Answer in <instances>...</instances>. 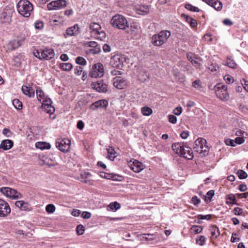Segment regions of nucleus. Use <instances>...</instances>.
Listing matches in <instances>:
<instances>
[{
    "mask_svg": "<svg viewBox=\"0 0 248 248\" xmlns=\"http://www.w3.org/2000/svg\"><path fill=\"white\" fill-rule=\"evenodd\" d=\"M171 148L173 151L180 156L189 160L192 159L194 157L192 149L185 145L184 143H174L172 144Z\"/></svg>",
    "mask_w": 248,
    "mask_h": 248,
    "instance_id": "obj_1",
    "label": "nucleus"
},
{
    "mask_svg": "<svg viewBox=\"0 0 248 248\" xmlns=\"http://www.w3.org/2000/svg\"><path fill=\"white\" fill-rule=\"evenodd\" d=\"M16 7L19 14L25 17H29L33 10L32 4L28 0H20Z\"/></svg>",
    "mask_w": 248,
    "mask_h": 248,
    "instance_id": "obj_2",
    "label": "nucleus"
},
{
    "mask_svg": "<svg viewBox=\"0 0 248 248\" xmlns=\"http://www.w3.org/2000/svg\"><path fill=\"white\" fill-rule=\"evenodd\" d=\"M170 35V32L169 31H161L158 33L152 36V44L155 46H161L167 42Z\"/></svg>",
    "mask_w": 248,
    "mask_h": 248,
    "instance_id": "obj_3",
    "label": "nucleus"
},
{
    "mask_svg": "<svg viewBox=\"0 0 248 248\" xmlns=\"http://www.w3.org/2000/svg\"><path fill=\"white\" fill-rule=\"evenodd\" d=\"M111 25L120 30H125L128 27V22L126 18L120 15L113 16L110 21Z\"/></svg>",
    "mask_w": 248,
    "mask_h": 248,
    "instance_id": "obj_4",
    "label": "nucleus"
},
{
    "mask_svg": "<svg viewBox=\"0 0 248 248\" xmlns=\"http://www.w3.org/2000/svg\"><path fill=\"white\" fill-rule=\"evenodd\" d=\"M91 34L97 39L103 40L106 38V33L101 30V26L97 23L92 22L89 25Z\"/></svg>",
    "mask_w": 248,
    "mask_h": 248,
    "instance_id": "obj_5",
    "label": "nucleus"
},
{
    "mask_svg": "<svg viewBox=\"0 0 248 248\" xmlns=\"http://www.w3.org/2000/svg\"><path fill=\"white\" fill-rule=\"evenodd\" d=\"M214 88L217 98L224 101L229 100V94L226 86L218 84L214 86Z\"/></svg>",
    "mask_w": 248,
    "mask_h": 248,
    "instance_id": "obj_6",
    "label": "nucleus"
},
{
    "mask_svg": "<svg viewBox=\"0 0 248 248\" xmlns=\"http://www.w3.org/2000/svg\"><path fill=\"white\" fill-rule=\"evenodd\" d=\"M34 56L40 60H49L54 57V52L51 48H45L37 50L34 52Z\"/></svg>",
    "mask_w": 248,
    "mask_h": 248,
    "instance_id": "obj_7",
    "label": "nucleus"
},
{
    "mask_svg": "<svg viewBox=\"0 0 248 248\" xmlns=\"http://www.w3.org/2000/svg\"><path fill=\"white\" fill-rule=\"evenodd\" d=\"M104 74V66L101 63H95L92 67L90 76L92 78L101 77Z\"/></svg>",
    "mask_w": 248,
    "mask_h": 248,
    "instance_id": "obj_8",
    "label": "nucleus"
},
{
    "mask_svg": "<svg viewBox=\"0 0 248 248\" xmlns=\"http://www.w3.org/2000/svg\"><path fill=\"white\" fill-rule=\"evenodd\" d=\"M70 144V141L66 139H58L56 141L57 148L63 153H66L69 151Z\"/></svg>",
    "mask_w": 248,
    "mask_h": 248,
    "instance_id": "obj_9",
    "label": "nucleus"
},
{
    "mask_svg": "<svg viewBox=\"0 0 248 248\" xmlns=\"http://www.w3.org/2000/svg\"><path fill=\"white\" fill-rule=\"evenodd\" d=\"M0 191L4 196L12 199H19L21 194L16 190L8 187H3L0 189Z\"/></svg>",
    "mask_w": 248,
    "mask_h": 248,
    "instance_id": "obj_10",
    "label": "nucleus"
},
{
    "mask_svg": "<svg viewBox=\"0 0 248 248\" xmlns=\"http://www.w3.org/2000/svg\"><path fill=\"white\" fill-rule=\"evenodd\" d=\"M193 148L199 153L207 151L208 147L206 146V140L202 138L197 139L194 142Z\"/></svg>",
    "mask_w": 248,
    "mask_h": 248,
    "instance_id": "obj_11",
    "label": "nucleus"
},
{
    "mask_svg": "<svg viewBox=\"0 0 248 248\" xmlns=\"http://www.w3.org/2000/svg\"><path fill=\"white\" fill-rule=\"evenodd\" d=\"M13 13V10L6 7L4 8L0 15V21L2 23H10L11 21V17Z\"/></svg>",
    "mask_w": 248,
    "mask_h": 248,
    "instance_id": "obj_12",
    "label": "nucleus"
},
{
    "mask_svg": "<svg viewBox=\"0 0 248 248\" xmlns=\"http://www.w3.org/2000/svg\"><path fill=\"white\" fill-rule=\"evenodd\" d=\"M92 88L99 93H105L108 91V85L106 82L103 80H99L95 82H93L91 84Z\"/></svg>",
    "mask_w": 248,
    "mask_h": 248,
    "instance_id": "obj_13",
    "label": "nucleus"
},
{
    "mask_svg": "<svg viewBox=\"0 0 248 248\" xmlns=\"http://www.w3.org/2000/svg\"><path fill=\"white\" fill-rule=\"evenodd\" d=\"M66 6V1L64 0H57L49 2L47 5L49 10H55L63 8Z\"/></svg>",
    "mask_w": 248,
    "mask_h": 248,
    "instance_id": "obj_14",
    "label": "nucleus"
},
{
    "mask_svg": "<svg viewBox=\"0 0 248 248\" xmlns=\"http://www.w3.org/2000/svg\"><path fill=\"white\" fill-rule=\"evenodd\" d=\"M128 166L132 170L137 173L140 172L145 168L142 163L136 159H133V161L130 160L128 162Z\"/></svg>",
    "mask_w": 248,
    "mask_h": 248,
    "instance_id": "obj_15",
    "label": "nucleus"
},
{
    "mask_svg": "<svg viewBox=\"0 0 248 248\" xmlns=\"http://www.w3.org/2000/svg\"><path fill=\"white\" fill-rule=\"evenodd\" d=\"M112 82L114 86L118 89H124L127 85V81L121 77H116L113 78Z\"/></svg>",
    "mask_w": 248,
    "mask_h": 248,
    "instance_id": "obj_16",
    "label": "nucleus"
},
{
    "mask_svg": "<svg viewBox=\"0 0 248 248\" xmlns=\"http://www.w3.org/2000/svg\"><path fill=\"white\" fill-rule=\"evenodd\" d=\"M11 212L9 204L4 201L0 199V217H5Z\"/></svg>",
    "mask_w": 248,
    "mask_h": 248,
    "instance_id": "obj_17",
    "label": "nucleus"
},
{
    "mask_svg": "<svg viewBox=\"0 0 248 248\" xmlns=\"http://www.w3.org/2000/svg\"><path fill=\"white\" fill-rule=\"evenodd\" d=\"M108 101L105 99L98 100L92 104L90 107V109L95 110L98 108L106 109L108 106Z\"/></svg>",
    "mask_w": 248,
    "mask_h": 248,
    "instance_id": "obj_18",
    "label": "nucleus"
},
{
    "mask_svg": "<svg viewBox=\"0 0 248 248\" xmlns=\"http://www.w3.org/2000/svg\"><path fill=\"white\" fill-rule=\"evenodd\" d=\"M113 69L111 71V74L112 76H117L122 75L124 70L123 63H113L112 65Z\"/></svg>",
    "mask_w": 248,
    "mask_h": 248,
    "instance_id": "obj_19",
    "label": "nucleus"
},
{
    "mask_svg": "<svg viewBox=\"0 0 248 248\" xmlns=\"http://www.w3.org/2000/svg\"><path fill=\"white\" fill-rule=\"evenodd\" d=\"M52 101L50 99L46 100L45 103H42V107L45 111L49 114H52L54 111V108L51 105Z\"/></svg>",
    "mask_w": 248,
    "mask_h": 248,
    "instance_id": "obj_20",
    "label": "nucleus"
},
{
    "mask_svg": "<svg viewBox=\"0 0 248 248\" xmlns=\"http://www.w3.org/2000/svg\"><path fill=\"white\" fill-rule=\"evenodd\" d=\"M127 60V56L122 54H116L111 57V62H126Z\"/></svg>",
    "mask_w": 248,
    "mask_h": 248,
    "instance_id": "obj_21",
    "label": "nucleus"
},
{
    "mask_svg": "<svg viewBox=\"0 0 248 248\" xmlns=\"http://www.w3.org/2000/svg\"><path fill=\"white\" fill-rule=\"evenodd\" d=\"M36 93L38 100L40 102L42 101V103H45L46 100L47 99H50L47 96L45 95L43 91L40 87L37 88L36 90Z\"/></svg>",
    "mask_w": 248,
    "mask_h": 248,
    "instance_id": "obj_22",
    "label": "nucleus"
},
{
    "mask_svg": "<svg viewBox=\"0 0 248 248\" xmlns=\"http://www.w3.org/2000/svg\"><path fill=\"white\" fill-rule=\"evenodd\" d=\"M66 34L69 36H75L78 34L79 32V28L78 24H75L73 26L68 28L66 30Z\"/></svg>",
    "mask_w": 248,
    "mask_h": 248,
    "instance_id": "obj_23",
    "label": "nucleus"
},
{
    "mask_svg": "<svg viewBox=\"0 0 248 248\" xmlns=\"http://www.w3.org/2000/svg\"><path fill=\"white\" fill-rule=\"evenodd\" d=\"M15 204L16 207L22 211L29 210L30 208L29 204L24 201H16L15 202Z\"/></svg>",
    "mask_w": 248,
    "mask_h": 248,
    "instance_id": "obj_24",
    "label": "nucleus"
},
{
    "mask_svg": "<svg viewBox=\"0 0 248 248\" xmlns=\"http://www.w3.org/2000/svg\"><path fill=\"white\" fill-rule=\"evenodd\" d=\"M14 143L13 141L10 140H5L1 141L0 144V149L4 150H7L11 149L13 146Z\"/></svg>",
    "mask_w": 248,
    "mask_h": 248,
    "instance_id": "obj_25",
    "label": "nucleus"
},
{
    "mask_svg": "<svg viewBox=\"0 0 248 248\" xmlns=\"http://www.w3.org/2000/svg\"><path fill=\"white\" fill-rule=\"evenodd\" d=\"M21 89L23 93L30 97H32L34 95V92L30 87L23 85Z\"/></svg>",
    "mask_w": 248,
    "mask_h": 248,
    "instance_id": "obj_26",
    "label": "nucleus"
},
{
    "mask_svg": "<svg viewBox=\"0 0 248 248\" xmlns=\"http://www.w3.org/2000/svg\"><path fill=\"white\" fill-rule=\"evenodd\" d=\"M20 44L18 41H16V40L12 41L9 42L6 45V48L10 50H12L16 48H17L19 46Z\"/></svg>",
    "mask_w": 248,
    "mask_h": 248,
    "instance_id": "obj_27",
    "label": "nucleus"
},
{
    "mask_svg": "<svg viewBox=\"0 0 248 248\" xmlns=\"http://www.w3.org/2000/svg\"><path fill=\"white\" fill-rule=\"evenodd\" d=\"M35 147L41 150L49 149L50 148V144L45 142H37L35 143Z\"/></svg>",
    "mask_w": 248,
    "mask_h": 248,
    "instance_id": "obj_28",
    "label": "nucleus"
},
{
    "mask_svg": "<svg viewBox=\"0 0 248 248\" xmlns=\"http://www.w3.org/2000/svg\"><path fill=\"white\" fill-rule=\"evenodd\" d=\"M108 158L110 160H113L114 158L117 156V152L115 151L114 149L112 147H109L107 149Z\"/></svg>",
    "mask_w": 248,
    "mask_h": 248,
    "instance_id": "obj_29",
    "label": "nucleus"
},
{
    "mask_svg": "<svg viewBox=\"0 0 248 248\" xmlns=\"http://www.w3.org/2000/svg\"><path fill=\"white\" fill-rule=\"evenodd\" d=\"M137 11L139 14L145 15L149 13V7L148 5L141 6L137 9Z\"/></svg>",
    "mask_w": 248,
    "mask_h": 248,
    "instance_id": "obj_30",
    "label": "nucleus"
},
{
    "mask_svg": "<svg viewBox=\"0 0 248 248\" xmlns=\"http://www.w3.org/2000/svg\"><path fill=\"white\" fill-rule=\"evenodd\" d=\"M59 66L62 69L66 71L70 70L73 67L71 63H60Z\"/></svg>",
    "mask_w": 248,
    "mask_h": 248,
    "instance_id": "obj_31",
    "label": "nucleus"
},
{
    "mask_svg": "<svg viewBox=\"0 0 248 248\" xmlns=\"http://www.w3.org/2000/svg\"><path fill=\"white\" fill-rule=\"evenodd\" d=\"M226 202L227 204H235V198L233 194H228L226 196Z\"/></svg>",
    "mask_w": 248,
    "mask_h": 248,
    "instance_id": "obj_32",
    "label": "nucleus"
},
{
    "mask_svg": "<svg viewBox=\"0 0 248 248\" xmlns=\"http://www.w3.org/2000/svg\"><path fill=\"white\" fill-rule=\"evenodd\" d=\"M202 231V227L200 226L193 225L190 228V232L191 233L197 234L200 233Z\"/></svg>",
    "mask_w": 248,
    "mask_h": 248,
    "instance_id": "obj_33",
    "label": "nucleus"
},
{
    "mask_svg": "<svg viewBox=\"0 0 248 248\" xmlns=\"http://www.w3.org/2000/svg\"><path fill=\"white\" fill-rule=\"evenodd\" d=\"M141 111L144 116H149L153 112L152 108L148 107H142L141 108Z\"/></svg>",
    "mask_w": 248,
    "mask_h": 248,
    "instance_id": "obj_34",
    "label": "nucleus"
},
{
    "mask_svg": "<svg viewBox=\"0 0 248 248\" xmlns=\"http://www.w3.org/2000/svg\"><path fill=\"white\" fill-rule=\"evenodd\" d=\"M213 4H212L211 7H214L215 9L220 11L222 8V4L221 1L218 0H215L213 1Z\"/></svg>",
    "mask_w": 248,
    "mask_h": 248,
    "instance_id": "obj_35",
    "label": "nucleus"
},
{
    "mask_svg": "<svg viewBox=\"0 0 248 248\" xmlns=\"http://www.w3.org/2000/svg\"><path fill=\"white\" fill-rule=\"evenodd\" d=\"M210 230L211 231L212 236H215V238H217L220 234L219 229L216 226H213L211 227Z\"/></svg>",
    "mask_w": 248,
    "mask_h": 248,
    "instance_id": "obj_36",
    "label": "nucleus"
},
{
    "mask_svg": "<svg viewBox=\"0 0 248 248\" xmlns=\"http://www.w3.org/2000/svg\"><path fill=\"white\" fill-rule=\"evenodd\" d=\"M13 104L15 108L18 110H20L22 108V102L18 99H14Z\"/></svg>",
    "mask_w": 248,
    "mask_h": 248,
    "instance_id": "obj_37",
    "label": "nucleus"
},
{
    "mask_svg": "<svg viewBox=\"0 0 248 248\" xmlns=\"http://www.w3.org/2000/svg\"><path fill=\"white\" fill-rule=\"evenodd\" d=\"M140 26L137 23H132L130 25V31L132 32H137L139 31Z\"/></svg>",
    "mask_w": 248,
    "mask_h": 248,
    "instance_id": "obj_38",
    "label": "nucleus"
},
{
    "mask_svg": "<svg viewBox=\"0 0 248 248\" xmlns=\"http://www.w3.org/2000/svg\"><path fill=\"white\" fill-rule=\"evenodd\" d=\"M108 207L111 210L116 211L120 208V205L117 202H114L110 203L108 205Z\"/></svg>",
    "mask_w": 248,
    "mask_h": 248,
    "instance_id": "obj_39",
    "label": "nucleus"
},
{
    "mask_svg": "<svg viewBox=\"0 0 248 248\" xmlns=\"http://www.w3.org/2000/svg\"><path fill=\"white\" fill-rule=\"evenodd\" d=\"M138 78L142 82H144L148 80L150 78V77L149 75L144 73V74L141 75L140 73L138 75Z\"/></svg>",
    "mask_w": 248,
    "mask_h": 248,
    "instance_id": "obj_40",
    "label": "nucleus"
},
{
    "mask_svg": "<svg viewBox=\"0 0 248 248\" xmlns=\"http://www.w3.org/2000/svg\"><path fill=\"white\" fill-rule=\"evenodd\" d=\"M238 176L240 179H246L248 177L247 173L243 170H239L237 172Z\"/></svg>",
    "mask_w": 248,
    "mask_h": 248,
    "instance_id": "obj_41",
    "label": "nucleus"
},
{
    "mask_svg": "<svg viewBox=\"0 0 248 248\" xmlns=\"http://www.w3.org/2000/svg\"><path fill=\"white\" fill-rule=\"evenodd\" d=\"M46 211L48 213H53L55 211V207L53 204H48L46 208Z\"/></svg>",
    "mask_w": 248,
    "mask_h": 248,
    "instance_id": "obj_42",
    "label": "nucleus"
},
{
    "mask_svg": "<svg viewBox=\"0 0 248 248\" xmlns=\"http://www.w3.org/2000/svg\"><path fill=\"white\" fill-rule=\"evenodd\" d=\"M76 231L78 235H82L85 231L84 227L82 225H78L76 228Z\"/></svg>",
    "mask_w": 248,
    "mask_h": 248,
    "instance_id": "obj_43",
    "label": "nucleus"
},
{
    "mask_svg": "<svg viewBox=\"0 0 248 248\" xmlns=\"http://www.w3.org/2000/svg\"><path fill=\"white\" fill-rule=\"evenodd\" d=\"M185 7L186 9L190 10L192 12H199V10L198 8L190 4H186Z\"/></svg>",
    "mask_w": 248,
    "mask_h": 248,
    "instance_id": "obj_44",
    "label": "nucleus"
},
{
    "mask_svg": "<svg viewBox=\"0 0 248 248\" xmlns=\"http://www.w3.org/2000/svg\"><path fill=\"white\" fill-rule=\"evenodd\" d=\"M246 138V137H237L235 139V142L236 145V144H241L245 142V138Z\"/></svg>",
    "mask_w": 248,
    "mask_h": 248,
    "instance_id": "obj_45",
    "label": "nucleus"
},
{
    "mask_svg": "<svg viewBox=\"0 0 248 248\" xmlns=\"http://www.w3.org/2000/svg\"><path fill=\"white\" fill-rule=\"evenodd\" d=\"M205 242V238L204 236H200V237L196 239L197 244L200 246H203L204 245Z\"/></svg>",
    "mask_w": 248,
    "mask_h": 248,
    "instance_id": "obj_46",
    "label": "nucleus"
},
{
    "mask_svg": "<svg viewBox=\"0 0 248 248\" xmlns=\"http://www.w3.org/2000/svg\"><path fill=\"white\" fill-rule=\"evenodd\" d=\"M208 69L211 72H214L217 70L218 67L216 65V63H211L208 66Z\"/></svg>",
    "mask_w": 248,
    "mask_h": 248,
    "instance_id": "obj_47",
    "label": "nucleus"
},
{
    "mask_svg": "<svg viewBox=\"0 0 248 248\" xmlns=\"http://www.w3.org/2000/svg\"><path fill=\"white\" fill-rule=\"evenodd\" d=\"M235 135L238 137H247L248 136L247 133L240 129H237L236 131Z\"/></svg>",
    "mask_w": 248,
    "mask_h": 248,
    "instance_id": "obj_48",
    "label": "nucleus"
},
{
    "mask_svg": "<svg viewBox=\"0 0 248 248\" xmlns=\"http://www.w3.org/2000/svg\"><path fill=\"white\" fill-rule=\"evenodd\" d=\"M186 21L187 22L189 23L191 27H195L197 25V21L196 20L193 19V18L190 17H187Z\"/></svg>",
    "mask_w": 248,
    "mask_h": 248,
    "instance_id": "obj_49",
    "label": "nucleus"
},
{
    "mask_svg": "<svg viewBox=\"0 0 248 248\" xmlns=\"http://www.w3.org/2000/svg\"><path fill=\"white\" fill-rule=\"evenodd\" d=\"M224 79L227 84L232 83L234 81L232 77L229 75H225L224 77Z\"/></svg>",
    "mask_w": 248,
    "mask_h": 248,
    "instance_id": "obj_50",
    "label": "nucleus"
},
{
    "mask_svg": "<svg viewBox=\"0 0 248 248\" xmlns=\"http://www.w3.org/2000/svg\"><path fill=\"white\" fill-rule=\"evenodd\" d=\"M192 86L194 88L200 89L202 88V82L200 80H196L193 82Z\"/></svg>",
    "mask_w": 248,
    "mask_h": 248,
    "instance_id": "obj_51",
    "label": "nucleus"
},
{
    "mask_svg": "<svg viewBox=\"0 0 248 248\" xmlns=\"http://www.w3.org/2000/svg\"><path fill=\"white\" fill-rule=\"evenodd\" d=\"M187 58L188 60L190 62H197L196 60H195V55L192 53H188L187 54Z\"/></svg>",
    "mask_w": 248,
    "mask_h": 248,
    "instance_id": "obj_52",
    "label": "nucleus"
},
{
    "mask_svg": "<svg viewBox=\"0 0 248 248\" xmlns=\"http://www.w3.org/2000/svg\"><path fill=\"white\" fill-rule=\"evenodd\" d=\"M225 143L227 145L234 147L236 146L235 140L227 139L225 140Z\"/></svg>",
    "mask_w": 248,
    "mask_h": 248,
    "instance_id": "obj_53",
    "label": "nucleus"
},
{
    "mask_svg": "<svg viewBox=\"0 0 248 248\" xmlns=\"http://www.w3.org/2000/svg\"><path fill=\"white\" fill-rule=\"evenodd\" d=\"M142 237L143 239H144L146 240H153L155 239L154 235L150 234H143L142 235Z\"/></svg>",
    "mask_w": 248,
    "mask_h": 248,
    "instance_id": "obj_54",
    "label": "nucleus"
},
{
    "mask_svg": "<svg viewBox=\"0 0 248 248\" xmlns=\"http://www.w3.org/2000/svg\"><path fill=\"white\" fill-rule=\"evenodd\" d=\"M212 217V216L211 215H199L197 216V218L199 219H206V220H210Z\"/></svg>",
    "mask_w": 248,
    "mask_h": 248,
    "instance_id": "obj_55",
    "label": "nucleus"
},
{
    "mask_svg": "<svg viewBox=\"0 0 248 248\" xmlns=\"http://www.w3.org/2000/svg\"><path fill=\"white\" fill-rule=\"evenodd\" d=\"M2 134L6 137H10L12 135V132L6 128L3 129Z\"/></svg>",
    "mask_w": 248,
    "mask_h": 248,
    "instance_id": "obj_56",
    "label": "nucleus"
},
{
    "mask_svg": "<svg viewBox=\"0 0 248 248\" xmlns=\"http://www.w3.org/2000/svg\"><path fill=\"white\" fill-rule=\"evenodd\" d=\"M34 26L36 29H42L44 27V23L41 21H37L35 23Z\"/></svg>",
    "mask_w": 248,
    "mask_h": 248,
    "instance_id": "obj_57",
    "label": "nucleus"
},
{
    "mask_svg": "<svg viewBox=\"0 0 248 248\" xmlns=\"http://www.w3.org/2000/svg\"><path fill=\"white\" fill-rule=\"evenodd\" d=\"M100 176L102 178H106L108 179H113V176L112 174H109L105 172H101L100 174Z\"/></svg>",
    "mask_w": 248,
    "mask_h": 248,
    "instance_id": "obj_58",
    "label": "nucleus"
},
{
    "mask_svg": "<svg viewBox=\"0 0 248 248\" xmlns=\"http://www.w3.org/2000/svg\"><path fill=\"white\" fill-rule=\"evenodd\" d=\"M192 202L195 205L199 204L201 202V200L196 196H194L192 198Z\"/></svg>",
    "mask_w": 248,
    "mask_h": 248,
    "instance_id": "obj_59",
    "label": "nucleus"
},
{
    "mask_svg": "<svg viewBox=\"0 0 248 248\" xmlns=\"http://www.w3.org/2000/svg\"><path fill=\"white\" fill-rule=\"evenodd\" d=\"M182 109L181 107L175 108L173 110V113L177 116L180 115L182 113Z\"/></svg>",
    "mask_w": 248,
    "mask_h": 248,
    "instance_id": "obj_60",
    "label": "nucleus"
},
{
    "mask_svg": "<svg viewBox=\"0 0 248 248\" xmlns=\"http://www.w3.org/2000/svg\"><path fill=\"white\" fill-rule=\"evenodd\" d=\"M169 121L170 123L175 124L177 122V118L174 115H170L169 116Z\"/></svg>",
    "mask_w": 248,
    "mask_h": 248,
    "instance_id": "obj_61",
    "label": "nucleus"
},
{
    "mask_svg": "<svg viewBox=\"0 0 248 248\" xmlns=\"http://www.w3.org/2000/svg\"><path fill=\"white\" fill-rule=\"evenodd\" d=\"M91 213L84 211L81 214V217L84 219H89L91 217Z\"/></svg>",
    "mask_w": 248,
    "mask_h": 248,
    "instance_id": "obj_62",
    "label": "nucleus"
},
{
    "mask_svg": "<svg viewBox=\"0 0 248 248\" xmlns=\"http://www.w3.org/2000/svg\"><path fill=\"white\" fill-rule=\"evenodd\" d=\"M233 213L235 215H240L242 214V211L241 208L235 207L233 209Z\"/></svg>",
    "mask_w": 248,
    "mask_h": 248,
    "instance_id": "obj_63",
    "label": "nucleus"
},
{
    "mask_svg": "<svg viewBox=\"0 0 248 248\" xmlns=\"http://www.w3.org/2000/svg\"><path fill=\"white\" fill-rule=\"evenodd\" d=\"M242 84L244 88L248 92V81L245 79H243L242 81Z\"/></svg>",
    "mask_w": 248,
    "mask_h": 248,
    "instance_id": "obj_64",
    "label": "nucleus"
}]
</instances>
